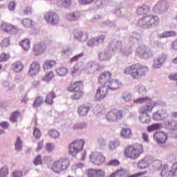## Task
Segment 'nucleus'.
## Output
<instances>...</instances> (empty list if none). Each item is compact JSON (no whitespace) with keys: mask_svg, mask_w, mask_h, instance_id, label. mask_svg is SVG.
I'll return each instance as SVG.
<instances>
[{"mask_svg":"<svg viewBox=\"0 0 177 177\" xmlns=\"http://www.w3.org/2000/svg\"><path fill=\"white\" fill-rule=\"evenodd\" d=\"M109 48L115 53H120L122 56H130L132 53V46L123 44L121 40H113L109 44Z\"/></svg>","mask_w":177,"mask_h":177,"instance_id":"obj_1","label":"nucleus"},{"mask_svg":"<svg viewBox=\"0 0 177 177\" xmlns=\"http://www.w3.org/2000/svg\"><path fill=\"white\" fill-rule=\"evenodd\" d=\"M148 72L149 68L147 66L136 64L127 67L123 73L124 74H130L133 80H138L140 77L146 75Z\"/></svg>","mask_w":177,"mask_h":177,"instance_id":"obj_2","label":"nucleus"},{"mask_svg":"<svg viewBox=\"0 0 177 177\" xmlns=\"http://www.w3.org/2000/svg\"><path fill=\"white\" fill-rule=\"evenodd\" d=\"M142 153H143V145L134 144L126 147L124 156L131 160H136Z\"/></svg>","mask_w":177,"mask_h":177,"instance_id":"obj_3","label":"nucleus"},{"mask_svg":"<svg viewBox=\"0 0 177 177\" xmlns=\"http://www.w3.org/2000/svg\"><path fill=\"white\" fill-rule=\"evenodd\" d=\"M68 167H70V160L65 158L54 162L51 166V169L55 174H60L64 171H67Z\"/></svg>","mask_w":177,"mask_h":177,"instance_id":"obj_4","label":"nucleus"},{"mask_svg":"<svg viewBox=\"0 0 177 177\" xmlns=\"http://www.w3.org/2000/svg\"><path fill=\"white\" fill-rule=\"evenodd\" d=\"M82 88H84V84L81 81L75 82L74 84H71L68 88V91L71 92H75L73 99L75 100H78L84 96V92L82 91Z\"/></svg>","mask_w":177,"mask_h":177,"instance_id":"obj_5","label":"nucleus"},{"mask_svg":"<svg viewBox=\"0 0 177 177\" xmlns=\"http://www.w3.org/2000/svg\"><path fill=\"white\" fill-rule=\"evenodd\" d=\"M84 145L85 141L83 140H76L72 142L68 146L70 154L73 156L78 154L80 151H82V150H84Z\"/></svg>","mask_w":177,"mask_h":177,"instance_id":"obj_6","label":"nucleus"},{"mask_svg":"<svg viewBox=\"0 0 177 177\" xmlns=\"http://www.w3.org/2000/svg\"><path fill=\"white\" fill-rule=\"evenodd\" d=\"M122 117H124L122 111L117 109H113L108 112L105 115V118L109 122H115V121L121 120Z\"/></svg>","mask_w":177,"mask_h":177,"instance_id":"obj_7","label":"nucleus"},{"mask_svg":"<svg viewBox=\"0 0 177 177\" xmlns=\"http://www.w3.org/2000/svg\"><path fill=\"white\" fill-rule=\"evenodd\" d=\"M84 70L87 74H93V75H95V74H97V71H100L102 70V67L99 64L90 62L86 64Z\"/></svg>","mask_w":177,"mask_h":177,"instance_id":"obj_8","label":"nucleus"},{"mask_svg":"<svg viewBox=\"0 0 177 177\" xmlns=\"http://www.w3.org/2000/svg\"><path fill=\"white\" fill-rule=\"evenodd\" d=\"M136 53L138 57L142 59H149L151 56V50L145 45L138 46L136 50Z\"/></svg>","mask_w":177,"mask_h":177,"instance_id":"obj_9","label":"nucleus"},{"mask_svg":"<svg viewBox=\"0 0 177 177\" xmlns=\"http://www.w3.org/2000/svg\"><path fill=\"white\" fill-rule=\"evenodd\" d=\"M44 19L47 23L52 26H56L57 24H59V21H60L59 15L53 12H46L44 14Z\"/></svg>","mask_w":177,"mask_h":177,"instance_id":"obj_10","label":"nucleus"},{"mask_svg":"<svg viewBox=\"0 0 177 177\" xmlns=\"http://www.w3.org/2000/svg\"><path fill=\"white\" fill-rule=\"evenodd\" d=\"M145 103L147 104L139 109L140 114H147V113H151V111H153V109L159 104L158 101H152L151 98H150L149 100Z\"/></svg>","mask_w":177,"mask_h":177,"instance_id":"obj_11","label":"nucleus"},{"mask_svg":"<svg viewBox=\"0 0 177 177\" xmlns=\"http://www.w3.org/2000/svg\"><path fill=\"white\" fill-rule=\"evenodd\" d=\"M168 10V3L165 0H162L158 1L153 7V12L154 13H158V15H162V13H165Z\"/></svg>","mask_w":177,"mask_h":177,"instance_id":"obj_12","label":"nucleus"},{"mask_svg":"<svg viewBox=\"0 0 177 177\" xmlns=\"http://www.w3.org/2000/svg\"><path fill=\"white\" fill-rule=\"evenodd\" d=\"M167 62V55L161 54L159 55L158 57H156L153 59V64L152 65V68L154 70H158V68H161L164 64Z\"/></svg>","mask_w":177,"mask_h":177,"instance_id":"obj_13","label":"nucleus"},{"mask_svg":"<svg viewBox=\"0 0 177 177\" xmlns=\"http://www.w3.org/2000/svg\"><path fill=\"white\" fill-rule=\"evenodd\" d=\"M90 160L95 165H102L104 162L106 158L99 152H95L90 156Z\"/></svg>","mask_w":177,"mask_h":177,"instance_id":"obj_14","label":"nucleus"},{"mask_svg":"<svg viewBox=\"0 0 177 177\" xmlns=\"http://www.w3.org/2000/svg\"><path fill=\"white\" fill-rule=\"evenodd\" d=\"M109 90L105 84L100 86L96 91L95 99H97V100H103V99L107 96Z\"/></svg>","mask_w":177,"mask_h":177,"instance_id":"obj_15","label":"nucleus"},{"mask_svg":"<svg viewBox=\"0 0 177 177\" xmlns=\"http://www.w3.org/2000/svg\"><path fill=\"white\" fill-rule=\"evenodd\" d=\"M106 37L104 35H100L97 37H93L87 41L88 46L91 48H93V46H97V45H100V44H103L104 42Z\"/></svg>","mask_w":177,"mask_h":177,"instance_id":"obj_16","label":"nucleus"},{"mask_svg":"<svg viewBox=\"0 0 177 177\" xmlns=\"http://www.w3.org/2000/svg\"><path fill=\"white\" fill-rule=\"evenodd\" d=\"M40 68L39 62L37 61L33 62L30 66L28 75H30V77H35V75L39 73Z\"/></svg>","mask_w":177,"mask_h":177,"instance_id":"obj_17","label":"nucleus"},{"mask_svg":"<svg viewBox=\"0 0 177 177\" xmlns=\"http://www.w3.org/2000/svg\"><path fill=\"white\" fill-rule=\"evenodd\" d=\"M151 163V156H147L144 158L138 161L137 164L139 169H146L149 165Z\"/></svg>","mask_w":177,"mask_h":177,"instance_id":"obj_18","label":"nucleus"},{"mask_svg":"<svg viewBox=\"0 0 177 177\" xmlns=\"http://www.w3.org/2000/svg\"><path fill=\"white\" fill-rule=\"evenodd\" d=\"M167 136L164 132H156L153 133V139L158 145H162L167 142Z\"/></svg>","mask_w":177,"mask_h":177,"instance_id":"obj_19","label":"nucleus"},{"mask_svg":"<svg viewBox=\"0 0 177 177\" xmlns=\"http://www.w3.org/2000/svg\"><path fill=\"white\" fill-rule=\"evenodd\" d=\"M153 118L155 121H161L168 118V113H167L166 109H161L153 113Z\"/></svg>","mask_w":177,"mask_h":177,"instance_id":"obj_20","label":"nucleus"},{"mask_svg":"<svg viewBox=\"0 0 177 177\" xmlns=\"http://www.w3.org/2000/svg\"><path fill=\"white\" fill-rule=\"evenodd\" d=\"M121 82H120V80H109L108 83L105 84V86L107 88L108 91H116V89H118L120 86H121Z\"/></svg>","mask_w":177,"mask_h":177,"instance_id":"obj_21","label":"nucleus"},{"mask_svg":"<svg viewBox=\"0 0 177 177\" xmlns=\"http://www.w3.org/2000/svg\"><path fill=\"white\" fill-rule=\"evenodd\" d=\"M161 177H175L174 176V171H172V167L169 169V166L167 164H163L162 167V170L160 171Z\"/></svg>","mask_w":177,"mask_h":177,"instance_id":"obj_22","label":"nucleus"},{"mask_svg":"<svg viewBox=\"0 0 177 177\" xmlns=\"http://www.w3.org/2000/svg\"><path fill=\"white\" fill-rule=\"evenodd\" d=\"M98 58L100 62H109L111 59V53L109 50H104L98 53Z\"/></svg>","mask_w":177,"mask_h":177,"instance_id":"obj_23","label":"nucleus"},{"mask_svg":"<svg viewBox=\"0 0 177 177\" xmlns=\"http://www.w3.org/2000/svg\"><path fill=\"white\" fill-rule=\"evenodd\" d=\"M46 49V46L44 43H39L35 44L33 47V52L35 56H39V55H42L44 53V50Z\"/></svg>","mask_w":177,"mask_h":177,"instance_id":"obj_24","label":"nucleus"},{"mask_svg":"<svg viewBox=\"0 0 177 177\" xmlns=\"http://www.w3.org/2000/svg\"><path fill=\"white\" fill-rule=\"evenodd\" d=\"M110 80H111V73H110V72L103 73L98 77V82L100 84H104V85L109 84Z\"/></svg>","mask_w":177,"mask_h":177,"instance_id":"obj_25","label":"nucleus"},{"mask_svg":"<svg viewBox=\"0 0 177 177\" xmlns=\"http://www.w3.org/2000/svg\"><path fill=\"white\" fill-rule=\"evenodd\" d=\"M80 17H81V12L78 11L68 12L66 15L68 21H77Z\"/></svg>","mask_w":177,"mask_h":177,"instance_id":"obj_26","label":"nucleus"},{"mask_svg":"<svg viewBox=\"0 0 177 177\" xmlns=\"http://www.w3.org/2000/svg\"><path fill=\"white\" fill-rule=\"evenodd\" d=\"M23 68H24V65H23V62L21 61L14 62L10 67V69L12 71H14V73H21Z\"/></svg>","mask_w":177,"mask_h":177,"instance_id":"obj_27","label":"nucleus"},{"mask_svg":"<svg viewBox=\"0 0 177 177\" xmlns=\"http://www.w3.org/2000/svg\"><path fill=\"white\" fill-rule=\"evenodd\" d=\"M74 37L80 42H85L88 39V35L85 32L77 31L75 32Z\"/></svg>","mask_w":177,"mask_h":177,"instance_id":"obj_28","label":"nucleus"},{"mask_svg":"<svg viewBox=\"0 0 177 177\" xmlns=\"http://www.w3.org/2000/svg\"><path fill=\"white\" fill-rule=\"evenodd\" d=\"M91 111V106L87 105H82L77 109V113L80 117H86Z\"/></svg>","mask_w":177,"mask_h":177,"instance_id":"obj_29","label":"nucleus"},{"mask_svg":"<svg viewBox=\"0 0 177 177\" xmlns=\"http://www.w3.org/2000/svg\"><path fill=\"white\" fill-rule=\"evenodd\" d=\"M88 177H104V171L100 169H88Z\"/></svg>","mask_w":177,"mask_h":177,"instance_id":"obj_30","label":"nucleus"},{"mask_svg":"<svg viewBox=\"0 0 177 177\" xmlns=\"http://www.w3.org/2000/svg\"><path fill=\"white\" fill-rule=\"evenodd\" d=\"M150 165H151L154 171H160V169L162 171V166L164 165L162 164V162L160 160H153V158L151 157V163Z\"/></svg>","mask_w":177,"mask_h":177,"instance_id":"obj_31","label":"nucleus"},{"mask_svg":"<svg viewBox=\"0 0 177 177\" xmlns=\"http://www.w3.org/2000/svg\"><path fill=\"white\" fill-rule=\"evenodd\" d=\"M138 24L140 27H142V28H149L150 24L149 21L148 15L140 19L138 21Z\"/></svg>","mask_w":177,"mask_h":177,"instance_id":"obj_32","label":"nucleus"},{"mask_svg":"<svg viewBox=\"0 0 177 177\" xmlns=\"http://www.w3.org/2000/svg\"><path fill=\"white\" fill-rule=\"evenodd\" d=\"M57 97V95H56V93H54L53 91H50L46 96L45 103L49 104L50 106H52L54 99H56Z\"/></svg>","mask_w":177,"mask_h":177,"instance_id":"obj_33","label":"nucleus"},{"mask_svg":"<svg viewBox=\"0 0 177 177\" xmlns=\"http://www.w3.org/2000/svg\"><path fill=\"white\" fill-rule=\"evenodd\" d=\"M142 40V35L140 34L133 32L129 37V42L131 44H138Z\"/></svg>","mask_w":177,"mask_h":177,"instance_id":"obj_34","label":"nucleus"},{"mask_svg":"<svg viewBox=\"0 0 177 177\" xmlns=\"http://www.w3.org/2000/svg\"><path fill=\"white\" fill-rule=\"evenodd\" d=\"M136 12L138 15H147L150 12V7L147 5H142L137 8Z\"/></svg>","mask_w":177,"mask_h":177,"instance_id":"obj_35","label":"nucleus"},{"mask_svg":"<svg viewBox=\"0 0 177 177\" xmlns=\"http://www.w3.org/2000/svg\"><path fill=\"white\" fill-rule=\"evenodd\" d=\"M148 21H149V27L158 26L160 23V19L158 17L154 15H148Z\"/></svg>","mask_w":177,"mask_h":177,"instance_id":"obj_36","label":"nucleus"},{"mask_svg":"<svg viewBox=\"0 0 177 177\" xmlns=\"http://www.w3.org/2000/svg\"><path fill=\"white\" fill-rule=\"evenodd\" d=\"M55 66H56V61L46 60L43 64V68L44 71H46L47 70H52Z\"/></svg>","mask_w":177,"mask_h":177,"instance_id":"obj_37","label":"nucleus"},{"mask_svg":"<svg viewBox=\"0 0 177 177\" xmlns=\"http://www.w3.org/2000/svg\"><path fill=\"white\" fill-rule=\"evenodd\" d=\"M120 135L123 139H131V136H132V130L129 128H124L122 129Z\"/></svg>","mask_w":177,"mask_h":177,"instance_id":"obj_38","label":"nucleus"},{"mask_svg":"<svg viewBox=\"0 0 177 177\" xmlns=\"http://www.w3.org/2000/svg\"><path fill=\"white\" fill-rule=\"evenodd\" d=\"M175 35H176V32L175 31H165L158 35V38L162 39V38H169L171 37H175Z\"/></svg>","mask_w":177,"mask_h":177,"instance_id":"obj_39","label":"nucleus"},{"mask_svg":"<svg viewBox=\"0 0 177 177\" xmlns=\"http://www.w3.org/2000/svg\"><path fill=\"white\" fill-rule=\"evenodd\" d=\"M162 124L161 123H155L151 124L147 127V132H154V131H158V129H162Z\"/></svg>","mask_w":177,"mask_h":177,"instance_id":"obj_40","label":"nucleus"},{"mask_svg":"<svg viewBox=\"0 0 177 177\" xmlns=\"http://www.w3.org/2000/svg\"><path fill=\"white\" fill-rule=\"evenodd\" d=\"M121 145V142H120V140H115L113 141H110L108 147L110 151H114L117 147H119V146Z\"/></svg>","mask_w":177,"mask_h":177,"instance_id":"obj_41","label":"nucleus"},{"mask_svg":"<svg viewBox=\"0 0 177 177\" xmlns=\"http://www.w3.org/2000/svg\"><path fill=\"white\" fill-rule=\"evenodd\" d=\"M1 31H4V32H9L10 31H13L15 30V27L11 24L3 23L1 26Z\"/></svg>","mask_w":177,"mask_h":177,"instance_id":"obj_42","label":"nucleus"},{"mask_svg":"<svg viewBox=\"0 0 177 177\" xmlns=\"http://www.w3.org/2000/svg\"><path fill=\"white\" fill-rule=\"evenodd\" d=\"M57 5L61 8H69L71 6V0H57Z\"/></svg>","mask_w":177,"mask_h":177,"instance_id":"obj_43","label":"nucleus"},{"mask_svg":"<svg viewBox=\"0 0 177 177\" xmlns=\"http://www.w3.org/2000/svg\"><path fill=\"white\" fill-rule=\"evenodd\" d=\"M30 44L31 43L30 41V39H25L21 41L19 43L20 46L23 48L24 50H28V49H30Z\"/></svg>","mask_w":177,"mask_h":177,"instance_id":"obj_44","label":"nucleus"},{"mask_svg":"<svg viewBox=\"0 0 177 177\" xmlns=\"http://www.w3.org/2000/svg\"><path fill=\"white\" fill-rule=\"evenodd\" d=\"M140 121L142 124H150V115L147 113H142L140 116Z\"/></svg>","mask_w":177,"mask_h":177,"instance_id":"obj_45","label":"nucleus"},{"mask_svg":"<svg viewBox=\"0 0 177 177\" xmlns=\"http://www.w3.org/2000/svg\"><path fill=\"white\" fill-rule=\"evenodd\" d=\"M165 125L169 129H173V131H174L177 128V122L175 120H167L165 122Z\"/></svg>","mask_w":177,"mask_h":177,"instance_id":"obj_46","label":"nucleus"},{"mask_svg":"<svg viewBox=\"0 0 177 177\" xmlns=\"http://www.w3.org/2000/svg\"><path fill=\"white\" fill-rule=\"evenodd\" d=\"M136 89L138 91L139 95H146L147 91L146 90V87L143 86V84H138L136 86Z\"/></svg>","mask_w":177,"mask_h":177,"instance_id":"obj_47","label":"nucleus"},{"mask_svg":"<svg viewBox=\"0 0 177 177\" xmlns=\"http://www.w3.org/2000/svg\"><path fill=\"white\" fill-rule=\"evenodd\" d=\"M85 56V53H80V54H77L75 56H73L72 58L70 59L69 63H75L76 62H78L79 60H81L82 57Z\"/></svg>","mask_w":177,"mask_h":177,"instance_id":"obj_48","label":"nucleus"},{"mask_svg":"<svg viewBox=\"0 0 177 177\" xmlns=\"http://www.w3.org/2000/svg\"><path fill=\"white\" fill-rule=\"evenodd\" d=\"M57 74L59 75V77H64L65 75H67V73H68V69L67 68L61 67L58 68L56 70Z\"/></svg>","mask_w":177,"mask_h":177,"instance_id":"obj_49","label":"nucleus"},{"mask_svg":"<svg viewBox=\"0 0 177 177\" xmlns=\"http://www.w3.org/2000/svg\"><path fill=\"white\" fill-rule=\"evenodd\" d=\"M150 97H140L136 100H133V103L136 104H143V103H147L149 100H150Z\"/></svg>","mask_w":177,"mask_h":177,"instance_id":"obj_50","label":"nucleus"},{"mask_svg":"<svg viewBox=\"0 0 177 177\" xmlns=\"http://www.w3.org/2000/svg\"><path fill=\"white\" fill-rule=\"evenodd\" d=\"M53 78H55V73H53V71H50L44 75L43 81H45L46 82H50Z\"/></svg>","mask_w":177,"mask_h":177,"instance_id":"obj_51","label":"nucleus"},{"mask_svg":"<svg viewBox=\"0 0 177 177\" xmlns=\"http://www.w3.org/2000/svg\"><path fill=\"white\" fill-rule=\"evenodd\" d=\"M23 149V142L21 141V139L20 137H17L16 142H15V150L17 151H21Z\"/></svg>","mask_w":177,"mask_h":177,"instance_id":"obj_52","label":"nucleus"},{"mask_svg":"<svg viewBox=\"0 0 177 177\" xmlns=\"http://www.w3.org/2000/svg\"><path fill=\"white\" fill-rule=\"evenodd\" d=\"M42 103H44V97H38L37 98H36L33 103V107L35 109H38L39 106H41V104H42Z\"/></svg>","mask_w":177,"mask_h":177,"instance_id":"obj_53","label":"nucleus"},{"mask_svg":"<svg viewBox=\"0 0 177 177\" xmlns=\"http://www.w3.org/2000/svg\"><path fill=\"white\" fill-rule=\"evenodd\" d=\"M9 175V168L6 166H3L0 169V177H8Z\"/></svg>","mask_w":177,"mask_h":177,"instance_id":"obj_54","label":"nucleus"},{"mask_svg":"<svg viewBox=\"0 0 177 177\" xmlns=\"http://www.w3.org/2000/svg\"><path fill=\"white\" fill-rule=\"evenodd\" d=\"M22 25L24 27L30 28L32 26V19L30 18H25L22 21Z\"/></svg>","mask_w":177,"mask_h":177,"instance_id":"obj_55","label":"nucleus"},{"mask_svg":"<svg viewBox=\"0 0 177 177\" xmlns=\"http://www.w3.org/2000/svg\"><path fill=\"white\" fill-rule=\"evenodd\" d=\"M49 136L53 138V139H57L60 136V133L57 130L51 129L48 132Z\"/></svg>","mask_w":177,"mask_h":177,"instance_id":"obj_56","label":"nucleus"},{"mask_svg":"<svg viewBox=\"0 0 177 177\" xmlns=\"http://www.w3.org/2000/svg\"><path fill=\"white\" fill-rule=\"evenodd\" d=\"M122 99L124 102H131L132 100V95L128 92H124L122 95Z\"/></svg>","mask_w":177,"mask_h":177,"instance_id":"obj_57","label":"nucleus"},{"mask_svg":"<svg viewBox=\"0 0 177 177\" xmlns=\"http://www.w3.org/2000/svg\"><path fill=\"white\" fill-rule=\"evenodd\" d=\"M20 115V113H19V111H15L14 112L11 116H10V121L11 122H17V118H19V116Z\"/></svg>","mask_w":177,"mask_h":177,"instance_id":"obj_58","label":"nucleus"},{"mask_svg":"<svg viewBox=\"0 0 177 177\" xmlns=\"http://www.w3.org/2000/svg\"><path fill=\"white\" fill-rule=\"evenodd\" d=\"M97 143L99 147H100L101 149L106 147V145H107V142L103 138H100L97 140Z\"/></svg>","mask_w":177,"mask_h":177,"instance_id":"obj_59","label":"nucleus"},{"mask_svg":"<svg viewBox=\"0 0 177 177\" xmlns=\"http://www.w3.org/2000/svg\"><path fill=\"white\" fill-rule=\"evenodd\" d=\"M3 86L4 88H6L7 89H8V91H12V89H15V88H16L15 84H12V86H11L10 83L8 81L3 82Z\"/></svg>","mask_w":177,"mask_h":177,"instance_id":"obj_60","label":"nucleus"},{"mask_svg":"<svg viewBox=\"0 0 177 177\" xmlns=\"http://www.w3.org/2000/svg\"><path fill=\"white\" fill-rule=\"evenodd\" d=\"M23 13L26 16H31L32 15V7L30 6L26 7V8L23 10Z\"/></svg>","mask_w":177,"mask_h":177,"instance_id":"obj_61","label":"nucleus"},{"mask_svg":"<svg viewBox=\"0 0 177 177\" xmlns=\"http://www.w3.org/2000/svg\"><path fill=\"white\" fill-rule=\"evenodd\" d=\"M10 45V39L9 37H6L3 39L1 43V48H6Z\"/></svg>","mask_w":177,"mask_h":177,"instance_id":"obj_62","label":"nucleus"},{"mask_svg":"<svg viewBox=\"0 0 177 177\" xmlns=\"http://www.w3.org/2000/svg\"><path fill=\"white\" fill-rule=\"evenodd\" d=\"M10 56L8 54L2 53L0 55V62H6V60H9Z\"/></svg>","mask_w":177,"mask_h":177,"instance_id":"obj_63","label":"nucleus"},{"mask_svg":"<svg viewBox=\"0 0 177 177\" xmlns=\"http://www.w3.org/2000/svg\"><path fill=\"white\" fill-rule=\"evenodd\" d=\"M171 170L173 171V175L177 176V162L173 164L171 166Z\"/></svg>","mask_w":177,"mask_h":177,"instance_id":"obj_64","label":"nucleus"}]
</instances>
